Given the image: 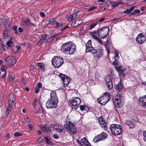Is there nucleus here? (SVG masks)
Returning <instances> with one entry per match:
<instances>
[{
    "instance_id": "1",
    "label": "nucleus",
    "mask_w": 146,
    "mask_h": 146,
    "mask_svg": "<svg viewBox=\"0 0 146 146\" xmlns=\"http://www.w3.org/2000/svg\"><path fill=\"white\" fill-rule=\"evenodd\" d=\"M76 45L72 42H68L63 44L61 46V50L66 54H73L76 50Z\"/></svg>"
},
{
    "instance_id": "2",
    "label": "nucleus",
    "mask_w": 146,
    "mask_h": 146,
    "mask_svg": "<svg viewBox=\"0 0 146 146\" xmlns=\"http://www.w3.org/2000/svg\"><path fill=\"white\" fill-rule=\"evenodd\" d=\"M110 129L112 134L115 136L120 135L122 132V127L119 125L111 124L110 126Z\"/></svg>"
},
{
    "instance_id": "3",
    "label": "nucleus",
    "mask_w": 146,
    "mask_h": 146,
    "mask_svg": "<svg viewBox=\"0 0 146 146\" xmlns=\"http://www.w3.org/2000/svg\"><path fill=\"white\" fill-rule=\"evenodd\" d=\"M109 31V28L105 27L101 28L100 30L95 33L97 34L100 38L105 39L108 35Z\"/></svg>"
},
{
    "instance_id": "4",
    "label": "nucleus",
    "mask_w": 146,
    "mask_h": 146,
    "mask_svg": "<svg viewBox=\"0 0 146 146\" xmlns=\"http://www.w3.org/2000/svg\"><path fill=\"white\" fill-rule=\"evenodd\" d=\"M53 65L55 68H58L62 65L64 63L63 60L62 58L55 56L52 60Z\"/></svg>"
},
{
    "instance_id": "5",
    "label": "nucleus",
    "mask_w": 146,
    "mask_h": 146,
    "mask_svg": "<svg viewBox=\"0 0 146 146\" xmlns=\"http://www.w3.org/2000/svg\"><path fill=\"white\" fill-rule=\"evenodd\" d=\"M81 102L80 99L78 97H75L69 100L70 105L73 110H76L78 107Z\"/></svg>"
},
{
    "instance_id": "6",
    "label": "nucleus",
    "mask_w": 146,
    "mask_h": 146,
    "mask_svg": "<svg viewBox=\"0 0 146 146\" xmlns=\"http://www.w3.org/2000/svg\"><path fill=\"white\" fill-rule=\"evenodd\" d=\"M64 127L70 131L72 133L75 134L76 132V129L74 124L71 122L69 121L64 125Z\"/></svg>"
},
{
    "instance_id": "7",
    "label": "nucleus",
    "mask_w": 146,
    "mask_h": 146,
    "mask_svg": "<svg viewBox=\"0 0 146 146\" xmlns=\"http://www.w3.org/2000/svg\"><path fill=\"white\" fill-rule=\"evenodd\" d=\"M104 78L108 89L109 90L112 89L113 87L112 76L110 75H107L105 76Z\"/></svg>"
},
{
    "instance_id": "8",
    "label": "nucleus",
    "mask_w": 146,
    "mask_h": 146,
    "mask_svg": "<svg viewBox=\"0 0 146 146\" xmlns=\"http://www.w3.org/2000/svg\"><path fill=\"white\" fill-rule=\"evenodd\" d=\"M92 41L91 40H89L88 42L86 43V52H91L93 54L96 53L97 50L95 48H93V47L91 45Z\"/></svg>"
},
{
    "instance_id": "9",
    "label": "nucleus",
    "mask_w": 146,
    "mask_h": 146,
    "mask_svg": "<svg viewBox=\"0 0 146 146\" xmlns=\"http://www.w3.org/2000/svg\"><path fill=\"white\" fill-rule=\"evenodd\" d=\"M58 102L49 99L47 102L46 106L48 109L55 108L57 107Z\"/></svg>"
},
{
    "instance_id": "10",
    "label": "nucleus",
    "mask_w": 146,
    "mask_h": 146,
    "mask_svg": "<svg viewBox=\"0 0 146 146\" xmlns=\"http://www.w3.org/2000/svg\"><path fill=\"white\" fill-rule=\"evenodd\" d=\"M108 136L104 132H102L101 134L96 136L93 139V141L95 143L99 141L102 140L104 139H106Z\"/></svg>"
},
{
    "instance_id": "11",
    "label": "nucleus",
    "mask_w": 146,
    "mask_h": 146,
    "mask_svg": "<svg viewBox=\"0 0 146 146\" xmlns=\"http://www.w3.org/2000/svg\"><path fill=\"white\" fill-rule=\"evenodd\" d=\"M10 54L7 56V57H5V58L4 60L9 64L13 65L15 64L17 60L15 57L12 56L10 58Z\"/></svg>"
},
{
    "instance_id": "12",
    "label": "nucleus",
    "mask_w": 146,
    "mask_h": 146,
    "mask_svg": "<svg viewBox=\"0 0 146 146\" xmlns=\"http://www.w3.org/2000/svg\"><path fill=\"white\" fill-rule=\"evenodd\" d=\"M59 76L63 81L64 86L65 87L68 86L70 81V79L69 77L62 74H60Z\"/></svg>"
},
{
    "instance_id": "13",
    "label": "nucleus",
    "mask_w": 146,
    "mask_h": 146,
    "mask_svg": "<svg viewBox=\"0 0 146 146\" xmlns=\"http://www.w3.org/2000/svg\"><path fill=\"white\" fill-rule=\"evenodd\" d=\"M110 95L109 92H106L104 93L102 98L104 100V102L105 104L110 100Z\"/></svg>"
},
{
    "instance_id": "14",
    "label": "nucleus",
    "mask_w": 146,
    "mask_h": 146,
    "mask_svg": "<svg viewBox=\"0 0 146 146\" xmlns=\"http://www.w3.org/2000/svg\"><path fill=\"white\" fill-rule=\"evenodd\" d=\"M136 40L139 44H142L146 40V37L143 36L141 34H140L136 38Z\"/></svg>"
},
{
    "instance_id": "15",
    "label": "nucleus",
    "mask_w": 146,
    "mask_h": 146,
    "mask_svg": "<svg viewBox=\"0 0 146 146\" xmlns=\"http://www.w3.org/2000/svg\"><path fill=\"white\" fill-rule=\"evenodd\" d=\"M116 70L118 72L119 75L121 77L123 78L125 75V73L124 72L125 69L122 68V66H119L116 67Z\"/></svg>"
},
{
    "instance_id": "16",
    "label": "nucleus",
    "mask_w": 146,
    "mask_h": 146,
    "mask_svg": "<svg viewBox=\"0 0 146 146\" xmlns=\"http://www.w3.org/2000/svg\"><path fill=\"white\" fill-rule=\"evenodd\" d=\"M40 129L42 131L44 132H47L50 133L51 132V130L49 127L48 125L46 124H45L43 126H42L40 128Z\"/></svg>"
},
{
    "instance_id": "17",
    "label": "nucleus",
    "mask_w": 146,
    "mask_h": 146,
    "mask_svg": "<svg viewBox=\"0 0 146 146\" xmlns=\"http://www.w3.org/2000/svg\"><path fill=\"white\" fill-rule=\"evenodd\" d=\"M51 99L54 101L58 102V99L56 96V92L53 91L50 94Z\"/></svg>"
},
{
    "instance_id": "18",
    "label": "nucleus",
    "mask_w": 146,
    "mask_h": 146,
    "mask_svg": "<svg viewBox=\"0 0 146 146\" xmlns=\"http://www.w3.org/2000/svg\"><path fill=\"white\" fill-rule=\"evenodd\" d=\"M98 121L101 127L106 128L107 127V123L103 118L101 117L98 118Z\"/></svg>"
},
{
    "instance_id": "19",
    "label": "nucleus",
    "mask_w": 146,
    "mask_h": 146,
    "mask_svg": "<svg viewBox=\"0 0 146 146\" xmlns=\"http://www.w3.org/2000/svg\"><path fill=\"white\" fill-rule=\"evenodd\" d=\"M139 100V102L142 103L143 105L144 106H146V95L140 98Z\"/></svg>"
},
{
    "instance_id": "20",
    "label": "nucleus",
    "mask_w": 146,
    "mask_h": 146,
    "mask_svg": "<svg viewBox=\"0 0 146 146\" xmlns=\"http://www.w3.org/2000/svg\"><path fill=\"white\" fill-rule=\"evenodd\" d=\"M4 25L6 29V30H7V29H9L10 27V22L8 19L5 20L4 21Z\"/></svg>"
},
{
    "instance_id": "21",
    "label": "nucleus",
    "mask_w": 146,
    "mask_h": 146,
    "mask_svg": "<svg viewBox=\"0 0 146 146\" xmlns=\"http://www.w3.org/2000/svg\"><path fill=\"white\" fill-rule=\"evenodd\" d=\"M23 21L27 26H31L32 25H33L34 26H35V25H34L33 23H31L30 20L28 19H23Z\"/></svg>"
},
{
    "instance_id": "22",
    "label": "nucleus",
    "mask_w": 146,
    "mask_h": 146,
    "mask_svg": "<svg viewBox=\"0 0 146 146\" xmlns=\"http://www.w3.org/2000/svg\"><path fill=\"white\" fill-rule=\"evenodd\" d=\"M115 88L117 91L120 92H121L123 90V86L121 84L119 83L116 85L115 87Z\"/></svg>"
},
{
    "instance_id": "23",
    "label": "nucleus",
    "mask_w": 146,
    "mask_h": 146,
    "mask_svg": "<svg viewBox=\"0 0 146 146\" xmlns=\"http://www.w3.org/2000/svg\"><path fill=\"white\" fill-rule=\"evenodd\" d=\"M106 47L107 50L108 54L110 53V50L111 48L112 47V46L111 44L108 43H106L105 45Z\"/></svg>"
},
{
    "instance_id": "24",
    "label": "nucleus",
    "mask_w": 146,
    "mask_h": 146,
    "mask_svg": "<svg viewBox=\"0 0 146 146\" xmlns=\"http://www.w3.org/2000/svg\"><path fill=\"white\" fill-rule=\"evenodd\" d=\"M125 124L126 125H128L130 128H133L135 126L134 123L130 121H126Z\"/></svg>"
},
{
    "instance_id": "25",
    "label": "nucleus",
    "mask_w": 146,
    "mask_h": 146,
    "mask_svg": "<svg viewBox=\"0 0 146 146\" xmlns=\"http://www.w3.org/2000/svg\"><path fill=\"white\" fill-rule=\"evenodd\" d=\"M46 23H47V25L50 24L51 25H55V24L56 23V21H55L54 19H50L49 20L47 21Z\"/></svg>"
},
{
    "instance_id": "26",
    "label": "nucleus",
    "mask_w": 146,
    "mask_h": 146,
    "mask_svg": "<svg viewBox=\"0 0 146 146\" xmlns=\"http://www.w3.org/2000/svg\"><path fill=\"white\" fill-rule=\"evenodd\" d=\"M15 97L13 93L10 94L9 96L8 102H14L15 100Z\"/></svg>"
},
{
    "instance_id": "27",
    "label": "nucleus",
    "mask_w": 146,
    "mask_h": 146,
    "mask_svg": "<svg viewBox=\"0 0 146 146\" xmlns=\"http://www.w3.org/2000/svg\"><path fill=\"white\" fill-rule=\"evenodd\" d=\"M81 141L82 142V145L85 144L86 145V146H87V145H88L90 144V143L86 138H82L81 139Z\"/></svg>"
},
{
    "instance_id": "28",
    "label": "nucleus",
    "mask_w": 146,
    "mask_h": 146,
    "mask_svg": "<svg viewBox=\"0 0 146 146\" xmlns=\"http://www.w3.org/2000/svg\"><path fill=\"white\" fill-rule=\"evenodd\" d=\"M56 131L59 132H61V131H62L64 132H65V130L63 128H60L59 126H58L57 125L56 127V128L54 129Z\"/></svg>"
},
{
    "instance_id": "29",
    "label": "nucleus",
    "mask_w": 146,
    "mask_h": 146,
    "mask_svg": "<svg viewBox=\"0 0 146 146\" xmlns=\"http://www.w3.org/2000/svg\"><path fill=\"white\" fill-rule=\"evenodd\" d=\"M96 50H97L96 53H97V55L99 57L102 54L103 50L101 47H100L99 48L97 49Z\"/></svg>"
},
{
    "instance_id": "30",
    "label": "nucleus",
    "mask_w": 146,
    "mask_h": 146,
    "mask_svg": "<svg viewBox=\"0 0 146 146\" xmlns=\"http://www.w3.org/2000/svg\"><path fill=\"white\" fill-rule=\"evenodd\" d=\"M55 26H54V28L56 29L58 28H60L62 27L63 25V23H59L56 22V23L55 24Z\"/></svg>"
},
{
    "instance_id": "31",
    "label": "nucleus",
    "mask_w": 146,
    "mask_h": 146,
    "mask_svg": "<svg viewBox=\"0 0 146 146\" xmlns=\"http://www.w3.org/2000/svg\"><path fill=\"white\" fill-rule=\"evenodd\" d=\"M38 65L42 70H45L44 65L43 63L38 62Z\"/></svg>"
},
{
    "instance_id": "32",
    "label": "nucleus",
    "mask_w": 146,
    "mask_h": 146,
    "mask_svg": "<svg viewBox=\"0 0 146 146\" xmlns=\"http://www.w3.org/2000/svg\"><path fill=\"white\" fill-rule=\"evenodd\" d=\"M47 38L46 35H42L41 36V38L40 39V41L39 42H42L46 40Z\"/></svg>"
},
{
    "instance_id": "33",
    "label": "nucleus",
    "mask_w": 146,
    "mask_h": 146,
    "mask_svg": "<svg viewBox=\"0 0 146 146\" xmlns=\"http://www.w3.org/2000/svg\"><path fill=\"white\" fill-rule=\"evenodd\" d=\"M98 102L102 105H105V103L104 102V100L102 98V97L100 98H98L97 100Z\"/></svg>"
},
{
    "instance_id": "34",
    "label": "nucleus",
    "mask_w": 146,
    "mask_h": 146,
    "mask_svg": "<svg viewBox=\"0 0 146 146\" xmlns=\"http://www.w3.org/2000/svg\"><path fill=\"white\" fill-rule=\"evenodd\" d=\"M78 21L79 20H77L76 21L73 22L72 24L73 27H76L80 25V24L78 22Z\"/></svg>"
},
{
    "instance_id": "35",
    "label": "nucleus",
    "mask_w": 146,
    "mask_h": 146,
    "mask_svg": "<svg viewBox=\"0 0 146 146\" xmlns=\"http://www.w3.org/2000/svg\"><path fill=\"white\" fill-rule=\"evenodd\" d=\"M72 15H71L70 14H68L66 17V18L69 21H72V19H73Z\"/></svg>"
},
{
    "instance_id": "36",
    "label": "nucleus",
    "mask_w": 146,
    "mask_h": 146,
    "mask_svg": "<svg viewBox=\"0 0 146 146\" xmlns=\"http://www.w3.org/2000/svg\"><path fill=\"white\" fill-rule=\"evenodd\" d=\"M12 40V38H10L9 39V40L7 42V44L8 46L9 47H11L13 45V43L11 41V40Z\"/></svg>"
},
{
    "instance_id": "37",
    "label": "nucleus",
    "mask_w": 146,
    "mask_h": 146,
    "mask_svg": "<svg viewBox=\"0 0 146 146\" xmlns=\"http://www.w3.org/2000/svg\"><path fill=\"white\" fill-rule=\"evenodd\" d=\"M121 103V101L119 100V101L114 102V104L116 107L119 108L120 107Z\"/></svg>"
},
{
    "instance_id": "38",
    "label": "nucleus",
    "mask_w": 146,
    "mask_h": 146,
    "mask_svg": "<svg viewBox=\"0 0 146 146\" xmlns=\"http://www.w3.org/2000/svg\"><path fill=\"white\" fill-rule=\"evenodd\" d=\"M93 38L94 39H95L96 40L98 41V42L100 43V44H102V41L97 36H93Z\"/></svg>"
},
{
    "instance_id": "39",
    "label": "nucleus",
    "mask_w": 146,
    "mask_h": 146,
    "mask_svg": "<svg viewBox=\"0 0 146 146\" xmlns=\"http://www.w3.org/2000/svg\"><path fill=\"white\" fill-rule=\"evenodd\" d=\"M3 37L4 39L8 38L9 37V36L8 34L6 33V31H5L3 33Z\"/></svg>"
},
{
    "instance_id": "40",
    "label": "nucleus",
    "mask_w": 146,
    "mask_h": 146,
    "mask_svg": "<svg viewBox=\"0 0 146 146\" xmlns=\"http://www.w3.org/2000/svg\"><path fill=\"white\" fill-rule=\"evenodd\" d=\"M9 104L8 105V107L7 109L9 108V110H11V108L13 106L14 102H8Z\"/></svg>"
},
{
    "instance_id": "41",
    "label": "nucleus",
    "mask_w": 146,
    "mask_h": 146,
    "mask_svg": "<svg viewBox=\"0 0 146 146\" xmlns=\"http://www.w3.org/2000/svg\"><path fill=\"white\" fill-rule=\"evenodd\" d=\"M15 78L14 77H13L11 75L9 76V80L10 82H13L15 80Z\"/></svg>"
},
{
    "instance_id": "42",
    "label": "nucleus",
    "mask_w": 146,
    "mask_h": 146,
    "mask_svg": "<svg viewBox=\"0 0 146 146\" xmlns=\"http://www.w3.org/2000/svg\"><path fill=\"white\" fill-rule=\"evenodd\" d=\"M97 23H93L91 24L90 26V29H92L95 26H96Z\"/></svg>"
},
{
    "instance_id": "43",
    "label": "nucleus",
    "mask_w": 146,
    "mask_h": 146,
    "mask_svg": "<svg viewBox=\"0 0 146 146\" xmlns=\"http://www.w3.org/2000/svg\"><path fill=\"white\" fill-rule=\"evenodd\" d=\"M105 3L108 6H110V5H112L113 3L109 1H106Z\"/></svg>"
},
{
    "instance_id": "44",
    "label": "nucleus",
    "mask_w": 146,
    "mask_h": 146,
    "mask_svg": "<svg viewBox=\"0 0 146 146\" xmlns=\"http://www.w3.org/2000/svg\"><path fill=\"white\" fill-rule=\"evenodd\" d=\"M14 135L15 137L21 136L22 135V133H21L17 132L15 133Z\"/></svg>"
},
{
    "instance_id": "45",
    "label": "nucleus",
    "mask_w": 146,
    "mask_h": 146,
    "mask_svg": "<svg viewBox=\"0 0 146 146\" xmlns=\"http://www.w3.org/2000/svg\"><path fill=\"white\" fill-rule=\"evenodd\" d=\"M72 18L73 19H75L76 17L77 16V13L76 11H75L74 13L72 15Z\"/></svg>"
},
{
    "instance_id": "46",
    "label": "nucleus",
    "mask_w": 146,
    "mask_h": 146,
    "mask_svg": "<svg viewBox=\"0 0 146 146\" xmlns=\"http://www.w3.org/2000/svg\"><path fill=\"white\" fill-rule=\"evenodd\" d=\"M143 139L146 142V131H144L143 133Z\"/></svg>"
},
{
    "instance_id": "47",
    "label": "nucleus",
    "mask_w": 146,
    "mask_h": 146,
    "mask_svg": "<svg viewBox=\"0 0 146 146\" xmlns=\"http://www.w3.org/2000/svg\"><path fill=\"white\" fill-rule=\"evenodd\" d=\"M123 12L124 13L127 14H129L131 13L130 10L129 9H127L125 11H124Z\"/></svg>"
},
{
    "instance_id": "48",
    "label": "nucleus",
    "mask_w": 146,
    "mask_h": 146,
    "mask_svg": "<svg viewBox=\"0 0 146 146\" xmlns=\"http://www.w3.org/2000/svg\"><path fill=\"white\" fill-rule=\"evenodd\" d=\"M42 86V84L41 83L38 82L37 85V87L38 88H40Z\"/></svg>"
},
{
    "instance_id": "49",
    "label": "nucleus",
    "mask_w": 146,
    "mask_h": 146,
    "mask_svg": "<svg viewBox=\"0 0 146 146\" xmlns=\"http://www.w3.org/2000/svg\"><path fill=\"white\" fill-rule=\"evenodd\" d=\"M100 75L98 74L97 72H96L95 73V75L94 77L96 79H97L99 77H100Z\"/></svg>"
},
{
    "instance_id": "50",
    "label": "nucleus",
    "mask_w": 146,
    "mask_h": 146,
    "mask_svg": "<svg viewBox=\"0 0 146 146\" xmlns=\"http://www.w3.org/2000/svg\"><path fill=\"white\" fill-rule=\"evenodd\" d=\"M57 125L55 124H51L50 125V128H53L54 129H55V128H56V127L57 126Z\"/></svg>"
},
{
    "instance_id": "51",
    "label": "nucleus",
    "mask_w": 146,
    "mask_h": 146,
    "mask_svg": "<svg viewBox=\"0 0 146 146\" xmlns=\"http://www.w3.org/2000/svg\"><path fill=\"white\" fill-rule=\"evenodd\" d=\"M57 125L55 124H51L50 125V128H53L54 129H55V128H56V127L57 126Z\"/></svg>"
},
{
    "instance_id": "52",
    "label": "nucleus",
    "mask_w": 146,
    "mask_h": 146,
    "mask_svg": "<svg viewBox=\"0 0 146 146\" xmlns=\"http://www.w3.org/2000/svg\"><path fill=\"white\" fill-rule=\"evenodd\" d=\"M80 108L81 111L83 110L85 108L84 106L80 105L79 106Z\"/></svg>"
},
{
    "instance_id": "53",
    "label": "nucleus",
    "mask_w": 146,
    "mask_h": 146,
    "mask_svg": "<svg viewBox=\"0 0 146 146\" xmlns=\"http://www.w3.org/2000/svg\"><path fill=\"white\" fill-rule=\"evenodd\" d=\"M121 2H118V3L116 4H113V5L112 4V5H111V7L113 8H115V7H116L117 6V5H118L120 3H121Z\"/></svg>"
},
{
    "instance_id": "54",
    "label": "nucleus",
    "mask_w": 146,
    "mask_h": 146,
    "mask_svg": "<svg viewBox=\"0 0 146 146\" xmlns=\"http://www.w3.org/2000/svg\"><path fill=\"white\" fill-rule=\"evenodd\" d=\"M11 110H9V108L7 109L5 112V114L6 116H7L10 111H11Z\"/></svg>"
},
{
    "instance_id": "55",
    "label": "nucleus",
    "mask_w": 146,
    "mask_h": 146,
    "mask_svg": "<svg viewBox=\"0 0 146 146\" xmlns=\"http://www.w3.org/2000/svg\"><path fill=\"white\" fill-rule=\"evenodd\" d=\"M34 101V102L33 103V106L34 108H35V106L36 105V103L37 101V99L36 98L35 99Z\"/></svg>"
},
{
    "instance_id": "56",
    "label": "nucleus",
    "mask_w": 146,
    "mask_h": 146,
    "mask_svg": "<svg viewBox=\"0 0 146 146\" xmlns=\"http://www.w3.org/2000/svg\"><path fill=\"white\" fill-rule=\"evenodd\" d=\"M115 98H121V95L119 94L118 93L117 94H115Z\"/></svg>"
},
{
    "instance_id": "57",
    "label": "nucleus",
    "mask_w": 146,
    "mask_h": 146,
    "mask_svg": "<svg viewBox=\"0 0 146 146\" xmlns=\"http://www.w3.org/2000/svg\"><path fill=\"white\" fill-rule=\"evenodd\" d=\"M97 8V7L96 6H94L93 7H91L88 10V11H90L92 10H93L94 9H96Z\"/></svg>"
},
{
    "instance_id": "58",
    "label": "nucleus",
    "mask_w": 146,
    "mask_h": 146,
    "mask_svg": "<svg viewBox=\"0 0 146 146\" xmlns=\"http://www.w3.org/2000/svg\"><path fill=\"white\" fill-rule=\"evenodd\" d=\"M40 90V89L38 88H36V87L35 88V94H37L38 93L39 91Z\"/></svg>"
},
{
    "instance_id": "59",
    "label": "nucleus",
    "mask_w": 146,
    "mask_h": 146,
    "mask_svg": "<svg viewBox=\"0 0 146 146\" xmlns=\"http://www.w3.org/2000/svg\"><path fill=\"white\" fill-rule=\"evenodd\" d=\"M16 47L17 48V51H18L21 49V46L19 45H17L16 46Z\"/></svg>"
},
{
    "instance_id": "60",
    "label": "nucleus",
    "mask_w": 146,
    "mask_h": 146,
    "mask_svg": "<svg viewBox=\"0 0 146 146\" xmlns=\"http://www.w3.org/2000/svg\"><path fill=\"white\" fill-rule=\"evenodd\" d=\"M40 15L42 17H44L45 16V14L42 12H40Z\"/></svg>"
},
{
    "instance_id": "61",
    "label": "nucleus",
    "mask_w": 146,
    "mask_h": 146,
    "mask_svg": "<svg viewBox=\"0 0 146 146\" xmlns=\"http://www.w3.org/2000/svg\"><path fill=\"white\" fill-rule=\"evenodd\" d=\"M121 98H115L113 100H114L115 102L114 101V102H117V101H119V100L121 101Z\"/></svg>"
},
{
    "instance_id": "62",
    "label": "nucleus",
    "mask_w": 146,
    "mask_h": 146,
    "mask_svg": "<svg viewBox=\"0 0 146 146\" xmlns=\"http://www.w3.org/2000/svg\"><path fill=\"white\" fill-rule=\"evenodd\" d=\"M119 58V54H115V60H118Z\"/></svg>"
},
{
    "instance_id": "63",
    "label": "nucleus",
    "mask_w": 146,
    "mask_h": 146,
    "mask_svg": "<svg viewBox=\"0 0 146 146\" xmlns=\"http://www.w3.org/2000/svg\"><path fill=\"white\" fill-rule=\"evenodd\" d=\"M25 120L27 121V123H29L30 122V120H28V117L27 116L25 118Z\"/></svg>"
},
{
    "instance_id": "64",
    "label": "nucleus",
    "mask_w": 146,
    "mask_h": 146,
    "mask_svg": "<svg viewBox=\"0 0 146 146\" xmlns=\"http://www.w3.org/2000/svg\"><path fill=\"white\" fill-rule=\"evenodd\" d=\"M53 137L54 138L56 139H57L58 138V136L55 134H54V135H53Z\"/></svg>"
}]
</instances>
